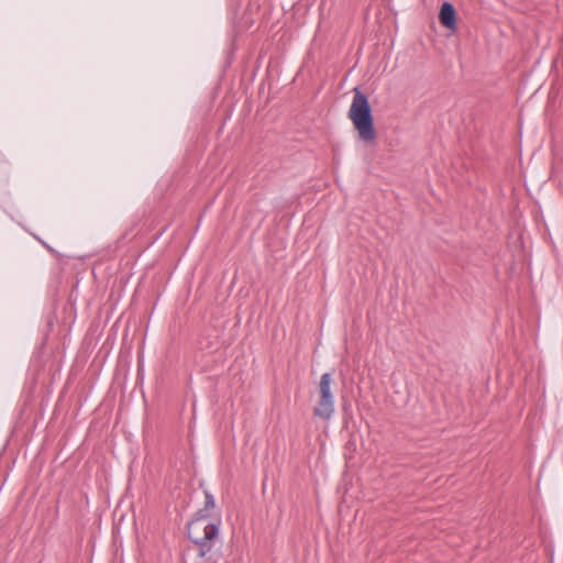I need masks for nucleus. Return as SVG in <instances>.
Instances as JSON below:
<instances>
[{"mask_svg":"<svg viewBox=\"0 0 563 563\" xmlns=\"http://www.w3.org/2000/svg\"><path fill=\"white\" fill-rule=\"evenodd\" d=\"M209 517L210 512L203 507L198 509L187 523V537L196 545L199 558L214 563L213 548L219 541L221 520L210 522Z\"/></svg>","mask_w":563,"mask_h":563,"instance_id":"obj_1","label":"nucleus"},{"mask_svg":"<svg viewBox=\"0 0 563 563\" xmlns=\"http://www.w3.org/2000/svg\"><path fill=\"white\" fill-rule=\"evenodd\" d=\"M358 139L367 144L374 145L377 140V132L374 126V117L368 98L358 87L353 89V99L347 112Z\"/></svg>","mask_w":563,"mask_h":563,"instance_id":"obj_2","label":"nucleus"},{"mask_svg":"<svg viewBox=\"0 0 563 563\" xmlns=\"http://www.w3.org/2000/svg\"><path fill=\"white\" fill-rule=\"evenodd\" d=\"M332 374H322L319 383L320 399L313 409V415L324 420H329L334 412V396L331 391Z\"/></svg>","mask_w":563,"mask_h":563,"instance_id":"obj_3","label":"nucleus"},{"mask_svg":"<svg viewBox=\"0 0 563 563\" xmlns=\"http://www.w3.org/2000/svg\"><path fill=\"white\" fill-rule=\"evenodd\" d=\"M439 21L444 27L451 31L456 30V11L452 3L445 1L441 5Z\"/></svg>","mask_w":563,"mask_h":563,"instance_id":"obj_4","label":"nucleus"},{"mask_svg":"<svg viewBox=\"0 0 563 563\" xmlns=\"http://www.w3.org/2000/svg\"><path fill=\"white\" fill-rule=\"evenodd\" d=\"M214 507H216V500H214L213 495L210 492L205 490V505H203L205 510H208L210 512V510L213 509Z\"/></svg>","mask_w":563,"mask_h":563,"instance_id":"obj_5","label":"nucleus"},{"mask_svg":"<svg viewBox=\"0 0 563 563\" xmlns=\"http://www.w3.org/2000/svg\"><path fill=\"white\" fill-rule=\"evenodd\" d=\"M42 244H43V245H44V246H45L49 252H52V253L54 252V250H53L49 245H47L45 242H42Z\"/></svg>","mask_w":563,"mask_h":563,"instance_id":"obj_6","label":"nucleus"}]
</instances>
